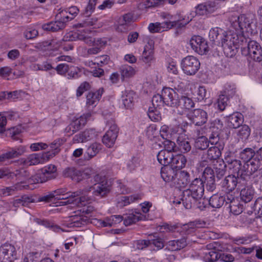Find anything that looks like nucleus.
Returning <instances> with one entry per match:
<instances>
[{
  "label": "nucleus",
  "instance_id": "48",
  "mask_svg": "<svg viewBox=\"0 0 262 262\" xmlns=\"http://www.w3.org/2000/svg\"><path fill=\"white\" fill-rule=\"evenodd\" d=\"M65 142V140L63 139H58L55 140L54 142H53L50 144V147L52 149V151H50L46 154H49L52 155V156H48L49 159L55 156L57 154H58L59 151L60 146L62 145Z\"/></svg>",
  "mask_w": 262,
  "mask_h": 262
},
{
  "label": "nucleus",
  "instance_id": "52",
  "mask_svg": "<svg viewBox=\"0 0 262 262\" xmlns=\"http://www.w3.org/2000/svg\"><path fill=\"white\" fill-rule=\"evenodd\" d=\"M226 162L228 164L229 168L233 169V171L237 173V176H241V162L236 159H230L226 158Z\"/></svg>",
  "mask_w": 262,
  "mask_h": 262
},
{
  "label": "nucleus",
  "instance_id": "30",
  "mask_svg": "<svg viewBox=\"0 0 262 262\" xmlns=\"http://www.w3.org/2000/svg\"><path fill=\"white\" fill-rule=\"evenodd\" d=\"M187 159L185 156L182 154H178L175 156L172 155V160L171 164V167L178 171L185 166Z\"/></svg>",
  "mask_w": 262,
  "mask_h": 262
},
{
  "label": "nucleus",
  "instance_id": "11",
  "mask_svg": "<svg viewBox=\"0 0 262 262\" xmlns=\"http://www.w3.org/2000/svg\"><path fill=\"white\" fill-rule=\"evenodd\" d=\"M192 49L199 54H206L208 50V46L204 38L200 36H194L190 40Z\"/></svg>",
  "mask_w": 262,
  "mask_h": 262
},
{
  "label": "nucleus",
  "instance_id": "47",
  "mask_svg": "<svg viewBox=\"0 0 262 262\" xmlns=\"http://www.w3.org/2000/svg\"><path fill=\"white\" fill-rule=\"evenodd\" d=\"M221 156V151L216 146H211L207 150V158L210 161L213 160L214 162L218 160Z\"/></svg>",
  "mask_w": 262,
  "mask_h": 262
},
{
  "label": "nucleus",
  "instance_id": "27",
  "mask_svg": "<svg viewBox=\"0 0 262 262\" xmlns=\"http://www.w3.org/2000/svg\"><path fill=\"white\" fill-rule=\"evenodd\" d=\"M62 175L64 177L69 178L72 180L77 182L81 181L80 170L74 167L66 168L62 171Z\"/></svg>",
  "mask_w": 262,
  "mask_h": 262
},
{
  "label": "nucleus",
  "instance_id": "45",
  "mask_svg": "<svg viewBox=\"0 0 262 262\" xmlns=\"http://www.w3.org/2000/svg\"><path fill=\"white\" fill-rule=\"evenodd\" d=\"M47 181L56 177V167L54 165L50 164L41 169Z\"/></svg>",
  "mask_w": 262,
  "mask_h": 262
},
{
  "label": "nucleus",
  "instance_id": "46",
  "mask_svg": "<svg viewBox=\"0 0 262 262\" xmlns=\"http://www.w3.org/2000/svg\"><path fill=\"white\" fill-rule=\"evenodd\" d=\"M254 193V190L252 188L245 187L241 191V199L245 203L249 202L253 199Z\"/></svg>",
  "mask_w": 262,
  "mask_h": 262
},
{
  "label": "nucleus",
  "instance_id": "60",
  "mask_svg": "<svg viewBox=\"0 0 262 262\" xmlns=\"http://www.w3.org/2000/svg\"><path fill=\"white\" fill-rule=\"evenodd\" d=\"M141 160L138 157H133L127 163V167L130 171L136 170L141 166Z\"/></svg>",
  "mask_w": 262,
  "mask_h": 262
},
{
  "label": "nucleus",
  "instance_id": "38",
  "mask_svg": "<svg viewBox=\"0 0 262 262\" xmlns=\"http://www.w3.org/2000/svg\"><path fill=\"white\" fill-rule=\"evenodd\" d=\"M224 202H225V204L226 205L227 195L223 196L219 194H215L210 197L209 201L210 205L213 208H219L222 207Z\"/></svg>",
  "mask_w": 262,
  "mask_h": 262
},
{
  "label": "nucleus",
  "instance_id": "51",
  "mask_svg": "<svg viewBox=\"0 0 262 262\" xmlns=\"http://www.w3.org/2000/svg\"><path fill=\"white\" fill-rule=\"evenodd\" d=\"M255 155L254 150L251 148H246L243 150L240 154L239 156L241 159H242L245 162L251 161L254 158V156Z\"/></svg>",
  "mask_w": 262,
  "mask_h": 262
},
{
  "label": "nucleus",
  "instance_id": "36",
  "mask_svg": "<svg viewBox=\"0 0 262 262\" xmlns=\"http://www.w3.org/2000/svg\"><path fill=\"white\" fill-rule=\"evenodd\" d=\"M157 157L158 161L161 165L167 166L169 164L171 163L172 160V154L167 150H161L158 154Z\"/></svg>",
  "mask_w": 262,
  "mask_h": 262
},
{
  "label": "nucleus",
  "instance_id": "40",
  "mask_svg": "<svg viewBox=\"0 0 262 262\" xmlns=\"http://www.w3.org/2000/svg\"><path fill=\"white\" fill-rule=\"evenodd\" d=\"M65 27V24L62 21H51L44 24L42 28L44 30L56 32L59 30L62 29Z\"/></svg>",
  "mask_w": 262,
  "mask_h": 262
},
{
  "label": "nucleus",
  "instance_id": "9",
  "mask_svg": "<svg viewBox=\"0 0 262 262\" xmlns=\"http://www.w3.org/2000/svg\"><path fill=\"white\" fill-rule=\"evenodd\" d=\"M161 94L165 105L178 107L180 94L174 90L169 88H165L162 90Z\"/></svg>",
  "mask_w": 262,
  "mask_h": 262
},
{
  "label": "nucleus",
  "instance_id": "37",
  "mask_svg": "<svg viewBox=\"0 0 262 262\" xmlns=\"http://www.w3.org/2000/svg\"><path fill=\"white\" fill-rule=\"evenodd\" d=\"M84 42L90 46L99 48L100 50H101V49L103 48L107 43V41L105 39L100 38L96 39L93 38L86 35Z\"/></svg>",
  "mask_w": 262,
  "mask_h": 262
},
{
  "label": "nucleus",
  "instance_id": "12",
  "mask_svg": "<svg viewBox=\"0 0 262 262\" xmlns=\"http://www.w3.org/2000/svg\"><path fill=\"white\" fill-rule=\"evenodd\" d=\"M190 120L195 125L201 126L204 124L208 120V115L203 110L194 109L187 114Z\"/></svg>",
  "mask_w": 262,
  "mask_h": 262
},
{
  "label": "nucleus",
  "instance_id": "18",
  "mask_svg": "<svg viewBox=\"0 0 262 262\" xmlns=\"http://www.w3.org/2000/svg\"><path fill=\"white\" fill-rule=\"evenodd\" d=\"M51 154L44 153L42 155L38 154H33L29 155L24 161V163L26 165H35L39 163H42L45 161V159L48 160V156H52Z\"/></svg>",
  "mask_w": 262,
  "mask_h": 262
},
{
  "label": "nucleus",
  "instance_id": "39",
  "mask_svg": "<svg viewBox=\"0 0 262 262\" xmlns=\"http://www.w3.org/2000/svg\"><path fill=\"white\" fill-rule=\"evenodd\" d=\"M177 143L179 150L182 152H187L191 148L188 139L183 135L179 136L177 140Z\"/></svg>",
  "mask_w": 262,
  "mask_h": 262
},
{
  "label": "nucleus",
  "instance_id": "29",
  "mask_svg": "<svg viewBox=\"0 0 262 262\" xmlns=\"http://www.w3.org/2000/svg\"><path fill=\"white\" fill-rule=\"evenodd\" d=\"M103 92V89H99L96 92H89L86 97V104L87 105H96L101 97Z\"/></svg>",
  "mask_w": 262,
  "mask_h": 262
},
{
  "label": "nucleus",
  "instance_id": "35",
  "mask_svg": "<svg viewBox=\"0 0 262 262\" xmlns=\"http://www.w3.org/2000/svg\"><path fill=\"white\" fill-rule=\"evenodd\" d=\"M213 168L217 178L220 179L226 173V164L223 160L219 159L213 162Z\"/></svg>",
  "mask_w": 262,
  "mask_h": 262
},
{
  "label": "nucleus",
  "instance_id": "13",
  "mask_svg": "<svg viewBox=\"0 0 262 262\" xmlns=\"http://www.w3.org/2000/svg\"><path fill=\"white\" fill-rule=\"evenodd\" d=\"M219 8L218 3L215 1H208L200 4L195 9L196 13L200 15H205L214 12Z\"/></svg>",
  "mask_w": 262,
  "mask_h": 262
},
{
  "label": "nucleus",
  "instance_id": "5",
  "mask_svg": "<svg viewBox=\"0 0 262 262\" xmlns=\"http://www.w3.org/2000/svg\"><path fill=\"white\" fill-rule=\"evenodd\" d=\"M242 55L249 56L254 60L260 62L262 60V49L260 45L255 40H247L246 44L241 47Z\"/></svg>",
  "mask_w": 262,
  "mask_h": 262
},
{
  "label": "nucleus",
  "instance_id": "43",
  "mask_svg": "<svg viewBox=\"0 0 262 262\" xmlns=\"http://www.w3.org/2000/svg\"><path fill=\"white\" fill-rule=\"evenodd\" d=\"M209 127L212 129V133L214 134L212 136H210V138L212 139L214 137V136H219L220 131L223 127V123L220 119H215L210 121Z\"/></svg>",
  "mask_w": 262,
  "mask_h": 262
},
{
  "label": "nucleus",
  "instance_id": "44",
  "mask_svg": "<svg viewBox=\"0 0 262 262\" xmlns=\"http://www.w3.org/2000/svg\"><path fill=\"white\" fill-rule=\"evenodd\" d=\"M85 34L80 32H70L67 33L63 37L62 40L64 41H72L77 39L84 41Z\"/></svg>",
  "mask_w": 262,
  "mask_h": 262
},
{
  "label": "nucleus",
  "instance_id": "6",
  "mask_svg": "<svg viewBox=\"0 0 262 262\" xmlns=\"http://www.w3.org/2000/svg\"><path fill=\"white\" fill-rule=\"evenodd\" d=\"M199 60L193 56H187L181 61V67L183 72L188 75L195 74L200 69Z\"/></svg>",
  "mask_w": 262,
  "mask_h": 262
},
{
  "label": "nucleus",
  "instance_id": "22",
  "mask_svg": "<svg viewBox=\"0 0 262 262\" xmlns=\"http://www.w3.org/2000/svg\"><path fill=\"white\" fill-rule=\"evenodd\" d=\"M133 20V15L130 13L124 14L118 19V25L117 30L118 31L124 32L127 31L130 24Z\"/></svg>",
  "mask_w": 262,
  "mask_h": 262
},
{
  "label": "nucleus",
  "instance_id": "32",
  "mask_svg": "<svg viewBox=\"0 0 262 262\" xmlns=\"http://www.w3.org/2000/svg\"><path fill=\"white\" fill-rule=\"evenodd\" d=\"M93 193L96 196H104L110 192L109 186L105 182H102L94 185Z\"/></svg>",
  "mask_w": 262,
  "mask_h": 262
},
{
  "label": "nucleus",
  "instance_id": "61",
  "mask_svg": "<svg viewBox=\"0 0 262 262\" xmlns=\"http://www.w3.org/2000/svg\"><path fill=\"white\" fill-rule=\"evenodd\" d=\"M121 74L123 78H128L135 74V70L133 67L128 65H124L120 68Z\"/></svg>",
  "mask_w": 262,
  "mask_h": 262
},
{
  "label": "nucleus",
  "instance_id": "28",
  "mask_svg": "<svg viewBox=\"0 0 262 262\" xmlns=\"http://www.w3.org/2000/svg\"><path fill=\"white\" fill-rule=\"evenodd\" d=\"M123 221V216L120 215H112L104 220H98V223L102 227L114 226Z\"/></svg>",
  "mask_w": 262,
  "mask_h": 262
},
{
  "label": "nucleus",
  "instance_id": "53",
  "mask_svg": "<svg viewBox=\"0 0 262 262\" xmlns=\"http://www.w3.org/2000/svg\"><path fill=\"white\" fill-rule=\"evenodd\" d=\"M148 239L150 245L154 246L158 250L162 249L164 246L163 240L156 234L149 235Z\"/></svg>",
  "mask_w": 262,
  "mask_h": 262
},
{
  "label": "nucleus",
  "instance_id": "57",
  "mask_svg": "<svg viewBox=\"0 0 262 262\" xmlns=\"http://www.w3.org/2000/svg\"><path fill=\"white\" fill-rule=\"evenodd\" d=\"M118 136L115 134L105 133L102 138V142L108 147H112L115 144Z\"/></svg>",
  "mask_w": 262,
  "mask_h": 262
},
{
  "label": "nucleus",
  "instance_id": "23",
  "mask_svg": "<svg viewBox=\"0 0 262 262\" xmlns=\"http://www.w3.org/2000/svg\"><path fill=\"white\" fill-rule=\"evenodd\" d=\"M239 178L233 175H229L221 182L222 187L227 191H232L239 183Z\"/></svg>",
  "mask_w": 262,
  "mask_h": 262
},
{
  "label": "nucleus",
  "instance_id": "26",
  "mask_svg": "<svg viewBox=\"0 0 262 262\" xmlns=\"http://www.w3.org/2000/svg\"><path fill=\"white\" fill-rule=\"evenodd\" d=\"M122 216L124 224L126 226H129L145 218L144 215L138 212L125 214Z\"/></svg>",
  "mask_w": 262,
  "mask_h": 262
},
{
  "label": "nucleus",
  "instance_id": "50",
  "mask_svg": "<svg viewBox=\"0 0 262 262\" xmlns=\"http://www.w3.org/2000/svg\"><path fill=\"white\" fill-rule=\"evenodd\" d=\"M239 127L237 133L238 139H241L243 141L247 140L250 135V128L248 125L245 124Z\"/></svg>",
  "mask_w": 262,
  "mask_h": 262
},
{
  "label": "nucleus",
  "instance_id": "54",
  "mask_svg": "<svg viewBox=\"0 0 262 262\" xmlns=\"http://www.w3.org/2000/svg\"><path fill=\"white\" fill-rule=\"evenodd\" d=\"M44 174L40 169L37 173L29 179V183L31 184L42 183L47 181Z\"/></svg>",
  "mask_w": 262,
  "mask_h": 262
},
{
  "label": "nucleus",
  "instance_id": "24",
  "mask_svg": "<svg viewBox=\"0 0 262 262\" xmlns=\"http://www.w3.org/2000/svg\"><path fill=\"white\" fill-rule=\"evenodd\" d=\"M136 98L137 95L133 91L127 90L123 92L122 99L125 107L127 108H132Z\"/></svg>",
  "mask_w": 262,
  "mask_h": 262
},
{
  "label": "nucleus",
  "instance_id": "33",
  "mask_svg": "<svg viewBox=\"0 0 262 262\" xmlns=\"http://www.w3.org/2000/svg\"><path fill=\"white\" fill-rule=\"evenodd\" d=\"M141 199V195L139 194H134L130 196H121L118 198V206L121 208Z\"/></svg>",
  "mask_w": 262,
  "mask_h": 262
},
{
  "label": "nucleus",
  "instance_id": "10",
  "mask_svg": "<svg viewBox=\"0 0 262 262\" xmlns=\"http://www.w3.org/2000/svg\"><path fill=\"white\" fill-rule=\"evenodd\" d=\"M259 163V160L256 158L245 162L241 169V177L244 180H247L258 170Z\"/></svg>",
  "mask_w": 262,
  "mask_h": 262
},
{
  "label": "nucleus",
  "instance_id": "2",
  "mask_svg": "<svg viewBox=\"0 0 262 262\" xmlns=\"http://www.w3.org/2000/svg\"><path fill=\"white\" fill-rule=\"evenodd\" d=\"M204 192V184L203 179L196 178L192 181L189 188L183 192L181 201L186 209H190L196 202L201 199Z\"/></svg>",
  "mask_w": 262,
  "mask_h": 262
},
{
  "label": "nucleus",
  "instance_id": "3",
  "mask_svg": "<svg viewBox=\"0 0 262 262\" xmlns=\"http://www.w3.org/2000/svg\"><path fill=\"white\" fill-rule=\"evenodd\" d=\"M247 42V38L246 35L238 34L236 32H226L219 46L223 48L227 57H232L237 53V49Z\"/></svg>",
  "mask_w": 262,
  "mask_h": 262
},
{
  "label": "nucleus",
  "instance_id": "59",
  "mask_svg": "<svg viewBox=\"0 0 262 262\" xmlns=\"http://www.w3.org/2000/svg\"><path fill=\"white\" fill-rule=\"evenodd\" d=\"M236 93V88L234 84L227 83L221 94L227 96L228 98L232 97Z\"/></svg>",
  "mask_w": 262,
  "mask_h": 262
},
{
  "label": "nucleus",
  "instance_id": "16",
  "mask_svg": "<svg viewBox=\"0 0 262 262\" xmlns=\"http://www.w3.org/2000/svg\"><path fill=\"white\" fill-rule=\"evenodd\" d=\"M154 43L152 40H149L145 46L141 56L142 61L145 63H150L154 60Z\"/></svg>",
  "mask_w": 262,
  "mask_h": 262
},
{
  "label": "nucleus",
  "instance_id": "20",
  "mask_svg": "<svg viewBox=\"0 0 262 262\" xmlns=\"http://www.w3.org/2000/svg\"><path fill=\"white\" fill-rule=\"evenodd\" d=\"M226 32L219 27L212 28L209 33L210 40L215 45L219 46L225 35Z\"/></svg>",
  "mask_w": 262,
  "mask_h": 262
},
{
  "label": "nucleus",
  "instance_id": "19",
  "mask_svg": "<svg viewBox=\"0 0 262 262\" xmlns=\"http://www.w3.org/2000/svg\"><path fill=\"white\" fill-rule=\"evenodd\" d=\"M189 174L185 171H178L172 185L179 188H184L189 182Z\"/></svg>",
  "mask_w": 262,
  "mask_h": 262
},
{
  "label": "nucleus",
  "instance_id": "14",
  "mask_svg": "<svg viewBox=\"0 0 262 262\" xmlns=\"http://www.w3.org/2000/svg\"><path fill=\"white\" fill-rule=\"evenodd\" d=\"M88 217L83 215L75 214L68 217L63 225L69 228L79 227L87 224Z\"/></svg>",
  "mask_w": 262,
  "mask_h": 262
},
{
  "label": "nucleus",
  "instance_id": "63",
  "mask_svg": "<svg viewBox=\"0 0 262 262\" xmlns=\"http://www.w3.org/2000/svg\"><path fill=\"white\" fill-rule=\"evenodd\" d=\"M146 136L150 140H154L158 135V131L155 125H149L145 130Z\"/></svg>",
  "mask_w": 262,
  "mask_h": 262
},
{
  "label": "nucleus",
  "instance_id": "4",
  "mask_svg": "<svg viewBox=\"0 0 262 262\" xmlns=\"http://www.w3.org/2000/svg\"><path fill=\"white\" fill-rule=\"evenodd\" d=\"M252 15L242 14L240 16H231L229 18L231 26L238 34H243L244 32L250 34L256 32V25Z\"/></svg>",
  "mask_w": 262,
  "mask_h": 262
},
{
  "label": "nucleus",
  "instance_id": "25",
  "mask_svg": "<svg viewBox=\"0 0 262 262\" xmlns=\"http://www.w3.org/2000/svg\"><path fill=\"white\" fill-rule=\"evenodd\" d=\"M101 145L97 142L92 143L86 148L84 154V160L89 161L95 157L101 149Z\"/></svg>",
  "mask_w": 262,
  "mask_h": 262
},
{
  "label": "nucleus",
  "instance_id": "42",
  "mask_svg": "<svg viewBox=\"0 0 262 262\" xmlns=\"http://www.w3.org/2000/svg\"><path fill=\"white\" fill-rule=\"evenodd\" d=\"M27 172L24 169L16 170L14 172H10L8 170L0 169V179L7 178L8 179H13L15 177H19L25 175Z\"/></svg>",
  "mask_w": 262,
  "mask_h": 262
},
{
  "label": "nucleus",
  "instance_id": "49",
  "mask_svg": "<svg viewBox=\"0 0 262 262\" xmlns=\"http://www.w3.org/2000/svg\"><path fill=\"white\" fill-rule=\"evenodd\" d=\"M34 221L37 224L50 228L55 232H59L60 231H64V230L62 229L60 227L54 225L47 220L35 219Z\"/></svg>",
  "mask_w": 262,
  "mask_h": 262
},
{
  "label": "nucleus",
  "instance_id": "8",
  "mask_svg": "<svg viewBox=\"0 0 262 262\" xmlns=\"http://www.w3.org/2000/svg\"><path fill=\"white\" fill-rule=\"evenodd\" d=\"M188 23V21L182 24L180 20L165 21L162 23H150L148 26V29L150 32H163L165 30L170 29L173 27H178L181 28L184 26Z\"/></svg>",
  "mask_w": 262,
  "mask_h": 262
},
{
  "label": "nucleus",
  "instance_id": "64",
  "mask_svg": "<svg viewBox=\"0 0 262 262\" xmlns=\"http://www.w3.org/2000/svg\"><path fill=\"white\" fill-rule=\"evenodd\" d=\"M229 98L227 96H226L222 94L219 96L217 101V107L220 111H223L225 109L227 105V101H228Z\"/></svg>",
  "mask_w": 262,
  "mask_h": 262
},
{
  "label": "nucleus",
  "instance_id": "41",
  "mask_svg": "<svg viewBox=\"0 0 262 262\" xmlns=\"http://www.w3.org/2000/svg\"><path fill=\"white\" fill-rule=\"evenodd\" d=\"M184 110H190L194 106V102L190 98L184 95H179L178 107Z\"/></svg>",
  "mask_w": 262,
  "mask_h": 262
},
{
  "label": "nucleus",
  "instance_id": "62",
  "mask_svg": "<svg viewBox=\"0 0 262 262\" xmlns=\"http://www.w3.org/2000/svg\"><path fill=\"white\" fill-rule=\"evenodd\" d=\"M152 107L161 108L165 104L163 97L161 94L155 95L152 99Z\"/></svg>",
  "mask_w": 262,
  "mask_h": 262
},
{
  "label": "nucleus",
  "instance_id": "21",
  "mask_svg": "<svg viewBox=\"0 0 262 262\" xmlns=\"http://www.w3.org/2000/svg\"><path fill=\"white\" fill-rule=\"evenodd\" d=\"M177 172L178 170L171 166H164L161 168V176L164 181L171 182L173 185Z\"/></svg>",
  "mask_w": 262,
  "mask_h": 262
},
{
  "label": "nucleus",
  "instance_id": "15",
  "mask_svg": "<svg viewBox=\"0 0 262 262\" xmlns=\"http://www.w3.org/2000/svg\"><path fill=\"white\" fill-rule=\"evenodd\" d=\"M230 212L234 215L241 214L243 210V206L238 198L234 197L231 194H227V203Z\"/></svg>",
  "mask_w": 262,
  "mask_h": 262
},
{
  "label": "nucleus",
  "instance_id": "34",
  "mask_svg": "<svg viewBox=\"0 0 262 262\" xmlns=\"http://www.w3.org/2000/svg\"><path fill=\"white\" fill-rule=\"evenodd\" d=\"M227 123L229 127L233 128L239 127L243 123L242 114L235 113L229 116L227 119Z\"/></svg>",
  "mask_w": 262,
  "mask_h": 262
},
{
  "label": "nucleus",
  "instance_id": "56",
  "mask_svg": "<svg viewBox=\"0 0 262 262\" xmlns=\"http://www.w3.org/2000/svg\"><path fill=\"white\" fill-rule=\"evenodd\" d=\"M209 141L206 137L201 136L195 140L194 146L197 149L204 150L209 146Z\"/></svg>",
  "mask_w": 262,
  "mask_h": 262
},
{
  "label": "nucleus",
  "instance_id": "7",
  "mask_svg": "<svg viewBox=\"0 0 262 262\" xmlns=\"http://www.w3.org/2000/svg\"><path fill=\"white\" fill-rule=\"evenodd\" d=\"M15 247L9 243H5L0 247V261L13 262L16 259Z\"/></svg>",
  "mask_w": 262,
  "mask_h": 262
},
{
  "label": "nucleus",
  "instance_id": "1",
  "mask_svg": "<svg viewBox=\"0 0 262 262\" xmlns=\"http://www.w3.org/2000/svg\"><path fill=\"white\" fill-rule=\"evenodd\" d=\"M91 187L84 190H80L75 192H67L66 188H60L53 191L55 199L57 200H67L60 202V205L71 204L78 207H85L90 203V198L87 193Z\"/></svg>",
  "mask_w": 262,
  "mask_h": 262
},
{
  "label": "nucleus",
  "instance_id": "17",
  "mask_svg": "<svg viewBox=\"0 0 262 262\" xmlns=\"http://www.w3.org/2000/svg\"><path fill=\"white\" fill-rule=\"evenodd\" d=\"M95 136L96 134L94 129H86L75 135L72 142L73 143H84L93 139Z\"/></svg>",
  "mask_w": 262,
  "mask_h": 262
},
{
  "label": "nucleus",
  "instance_id": "55",
  "mask_svg": "<svg viewBox=\"0 0 262 262\" xmlns=\"http://www.w3.org/2000/svg\"><path fill=\"white\" fill-rule=\"evenodd\" d=\"M159 108L155 107H149L147 115L151 120L153 121H159L161 120V113Z\"/></svg>",
  "mask_w": 262,
  "mask_h": 262
},
{
  "label": "nucleus",
  "instance_id": "58",
  "mask_svg": "<svg viewBox=\"0 0 262 262\" xmlns=\"http://www.w3.org/2000/svg\"><path fill=\"white\" fill-rule=\"evenodd\" d=\"M204 259L206 262H217L219 253L214 251H207L204 253Z\"/></svg>",
  "mask_w": 262,
  "mask_h": 262
},
{
  "label": "nucleus",
  "instance_id": "31",
  "mask_svg": "<svg viewBox=\"0 0 262 262\" xmlns=\"http://www.w3.org/2000/svg\"><path fill=\"white\" fill-rule=\"evenodd\" d=\"M188 244L187 239L183 237L180 239L169 241L167 243V247L171 251H178L185 248Z\"/></svg>",
  "mask_w": 262,
  "mask_h": 262
}]
</instances>
